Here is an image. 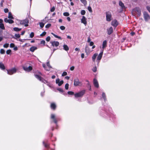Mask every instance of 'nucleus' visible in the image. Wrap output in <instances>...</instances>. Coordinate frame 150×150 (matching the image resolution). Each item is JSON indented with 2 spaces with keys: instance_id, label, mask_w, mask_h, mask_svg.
<instances>
[{
  "instance_id": "72a5a7b5",
  "label": "nucleus",
  "mask_w": 150,
  "mask_h": 150,
  "mask_svg": "<svg viewBox=\"0 0 150 150\" xmlns=\"http://www.w3.org/2000/svg\"><path fill=\"white\" fill-rule=\"evenodd\" d=\"M80 1L84 5H85L87 4V2L86 0H80Z\"/></svg>"
},
{
  "instance_id": "052dcab7",
  "label": "nucleus",
  "mask_w": 150,
  "mask_h": 150,
  "mask_svg": "<svg viewBox=\"0 0 150 150\" xmlns=\"http://www.w3.org/2000/svg\"><path fill=\"white\" fill-rule=\"evenodd\" d=\"M148 11L150 13V7L149 6H147L146 7Z\"/></svg>"
},
{
  "instance_id": "c9c22d12",
  "label": "nucleus",
  "mask_w": 150,
  "mask_h": 150,
  "mask_svg": "<svg viewBox=\"0 0 150 150\" xmlns=\"http://www.w3.org/2000/svg\"><path fill=\"white\" fill-rule=\"evenodd\" d=\"M9 45V44L8 43H6L4 45L3 47L4 48H7L8 47Z\"/></svg>"
},
{
  "instance_id": "bb28decb",
  "label": "nucleus",
  "mask_w": 150,
  "mask_h": 150,
  "mask_svg": "<svg viewBox=\"0 0 150 150\" xmlns=\"http://www.w3.org/2000/svg\"><path fill=\"white\" fill-rule=\"evenodd\" d=\"M51 34L52 35L54 36L55 38H58L60 40L62 39V38H61L59 36L56 35L55 34H54L53 33H52Z\"/></svg>"
},
{
  "instance_id": "2f4dec72",
  "label": "nucleus",
  "mask_w": 150,
  "mask_h": 150,
  "mask_svg": "<svg viewBox=\"0 0 150 150\" xmlns=\"http://www.w3.org/2000/svg\"><path fill=\"white\" fill-rule=\"evenodd\" d=\"M0 53L2 54H4L5 53V50L3 49H1L0 51Z\"/></svg>"
},
{
  "instance_id": "4c0bfd02",
  "label": "nucleus",
  "mask_w": 150,
  "mask_h": 150,
  "mask_svg": "<svg viewBox=\"0 0 150 150\" xmlns=\"http://www.w3.org/2000/svg\"><path fill=\"white\" fill-rule=\"evenodd\" d=\"M69 86V85L68 83H67L66 84L65 86V88L66 89L68 90V89Z\"/></svg>"
},
{
  "instance_id": "f704fd0d",
  "label": "nucleus",
  "mask_w": 150,
  "mask_h": 150,
  "mask_svg": "<svg viewBox=\"0 0 150 150\" xmlns=\"http://www.w3.org/2000/svg\"><path fill=\"white\" fill-rule=\"evenodd\" d=\"M39 24L40 25V26L41 28H42L44 26V23H43L42 22H40L39 23Z\"/></svg>"
},
{
  "instance_id": "5fc2aeb1",
  "label": "nucleus",
  "mask_w": 150,
  "mask_h": 150,
  "mask_svg": "<svg viewBox=\"0 0 150 150\" xmlns=\"http://www.w3.org/2000/svg\"><path fill=\"white\" fill-rule=\"evenodd\" d=\"M40 43L41 44H43L44 45L45 44V40H42L41 41V42H40Z\"/></svg>"
},
{
  "instance_id": "a878e982",
  "label": "nucleus",
  "mask_w": 150,
  "mask_h": 150,
  "mask_svg": "<svg viewBox=\"0 0 150 150\" xmlns=\"http://www.w3.org/2000/svg\"><path fill=\"white\" fill-rule=\"evenodd\" d=\"M13 30L14 31H19L21 30V28H19L17 27L14 28Z\"/></svg>"
},
{
  "instance_id": "4d7b16f0",
  "label": "nucleus",
  "mask_w": 150,
  "mask_h": 150,
  "mask_svg": "<svg viewBox=\"0 0 150 150\" xmlns=\"http://www.w3.org/2000/svg\"><path fill=\"white\" fill-rule=\"evenodd\" d=\"M15 45L13 43H11L10 44V47L11 48L13 47H14Z\"/></svg>"
},
{
  "instance_id": "6ab92c4d",
  "label": "nucleus",
  "mask_w": 150,
  "mask_h": 150,
  "mask_svg": "<svg viewBox=\"0 0 150 150\" xmlns=\"http://www.w3.org/2000/svg\"><path fill=\"white\" fill-rule=\"evenodd\" d=\"M103 52L102 51L101 53H100L99 54V55H98V56L97 57V60H100L101 59L102 57L103 54Z\"/></svg>"
},
{
  "instance_id": "f8f14e48",
  "label": "nucleus",
  "mask_w": 150,
  "mask_h": 150,
  "mask_svg": "<svg viewBox=\"0 0 150 150\" xmlns=\"http://www.w3.org/2000/svg\"><path fill=\"white\" fill-rule=\"evenodd\" d=\"M81 22L83 23L85 26H86L87 24L86 19L85 17L83 16H82V18L81 19Z\"/></svg>"
},
{
  "instance_id": "dca6fc26",
  "label": "nucleus",
  "mask_w": 150,
  "mask_h": 150,
  "mask_svg": "<svg viewBox=\"0 0 150 150\" xmlns=\"http://www.w3.org/2000/svg\"><path fill=\"white\" fill-rule=\"evenodd\" d=\"M50 107L52 109L54 110L56 108V105L54 103H52L50 105Z\"/></svg>"
},
{
  "instance_id": "cd10ccee",
  "label": "nucleus",
  "mask_w": 150,
  "mask_h": 150,
  "mask_svg": "<svg viewBox=\"0 0 150 150\" xmlns=\"http://www.w3.org/2000/svg\"><path fill=\"white\" fill-rule=\"evenodd\" d=\"M0 28L2 30H4L5 28L3 23L0 24Z\"/></svg>"
},
{
  "instance_id": "ddd939ff",
  "label": "nucleus",
  "mask_w": 150,
  "mask_h": 150,
  "mask_svg": "<svg viewBox=\"0 0 150 150\" xmlns=\"http://www.w3.org/2000/svg\"><path fill=\"white\" fill-rule=\"evenodd\" d=\"M4 21L6 23H14V21L11 19H8L7 18H5L4 19Z\"/></svg>"
},
{
  "instance_id": "ea45409f",
  "label": "nucleus",
  "mask_w": 150,
  "mask_h": 150,
  "mask_svg": "<svg viewBox=\"0 0 150 150\" xmlns=\"http://www.w3.org/2000/svg\"><path fill=\"white\" fill-rule=\"evenodd\" d=\"M47 66H48V69H49L50 68H51V66H50V63H49V62H47Z\"/></svg>"
},
{
  "instance_id": "774afa93",
  "label": "nucleus",
  "mask_w": 150,
  "mask_h": 150,
  "mask_svg": "<svg viewBox=\"0 0 150 150\" xmlns=\"http://www.w3.org/2000/svg\"><path fill=\"white\" fill-rule=\"evenodd\" d=\"M67 19L69 21H71V18L69 17H67Z\"/></svg>"
},
{
  "instance_id": "13d9d810",
  "label": "nucleus",
  "mask_w": 150,
  "mask_h": 150,
  "mask_svg": "<svg viewBox=\"0 0 150 150\" xmlns=\"http://www.w3.org/2000/svg\"><path fill=\"white\" fill-rule=\"evenodd\" d=\"M89 48L88 47H86L85 48V50L86 52H88L89 51L88 50Z\"/></svg>"
},
{
  "instance_id": "e2e57ef3",
  "label": "nucleus",
  "mask_w": 150,
  "mask_h": 150,
  "mask_svg": "<svg viewBox=\"0 0 150 150\" xmlns=\"http://www.w3.org/2000/svg\"><path fill=\"white\" fill-rule=\"evenodd\" d=\"M43 143L45 147H47V145L46 144L44 141L43 142Z\"/></svg>"
},
{
  "instance_id": "c756f323",
  "label": "nucleus",
  "mask_w": 150,
  "mask_h": 150,
  "mask_svg": "<svg viewBox=\"0 0 150 150\" xmlns=\"http://www.w3.org/2000/svg\"><path fill=\"white\" fill-rule=\"evenodd\" d=\"M15 38H14L15 39H16L17 38H20V35L19 34H15Z\"/></svg>"
},
{
  "instance_id": "8fccbe9b",
  "label": "nucleus",
  "mask_w": 150,
  "mask_h": 150,
  "mask_svg": "<svg viewBox=\"0 0 150 150\" xmlns=\"http://www.w3.org/2000/svg\"><path fill=\"white\" fill-rule=\"evenodd\" d=\"M46 33L45 32H44L40 34V36H43L46 34Z\"/></svg>"
},
{
  "instance_id": "393cba45",
  "label": "nucleus",
  "mask_w": 150,
  "mask_h": 150,
  "mask_svg": "<svg viewBox=\"0 0 150 150\" xmlns=\"http://www.w3.org/2000/svg\"><path fill=\"white\" fill-rule=\"evenodd\" d=\"M35 76L36 78L39 79L40 81H41V79L42 78L40 76L37 74H35Z\"/></svg>"
},
{
  "instance_id": "c85d7f7f",
  "label": "nucleus",
  "mask_w": 150,
  "mask_h": 150,
  "mask_svg": "<svg viewBox=\"0 0 150 150\" xmlns=\"http://www.w3.org/2000/svg\"><path fill=\"white\" fill-rule=\"evenodd\" d=\"M40 81L44 83H48V82L47 81L45 80L42 78L41 79V81Z\"/></svg>"
},
{
  "instance_id": "864d4df0",
  "label": "nucleus",
  "mask_w": 150,
  "mask_h": 150,
  "mask_svg": "<svg viewBox=\"0 0 150 150\" xmlns=\"http://www.w3.org/2000/svg\"><path fill=\"white\" fill-rule=\"evenodd\" d=\"M50 39V36H48L46 38V40L48 42L49 41Z\"/></svg>"
},
{
  "instance_id": "e433bc0d",
  "label": "nucleus",
  "mask_w": 150,
  "mask_h": 150,
  "mask_svg": "<svg viewBox=\"0 0 150 150\" xmlns=\"http://www.w3.org/2000/svg\"><path fill=\"white\" fill-rule=\"evenodd\" d=\"M63 15L65 16H69V13L66 12L63 13Z\"/></svg>"
},
{
  "instance_id": "f03ea898",
  "label": "nucleus",
  "mask_w": 150,
  "mask_h": 150,
  "mask_svg": "<svg viewBox=\"0 0 150 150\" xmlns=\"http://www.w3.org/2000/svg\"><path fill=\"white\" fill-rule=\"evenodd\" d=\"M82 85V83L81 82L79 81L78 79H76L74 80V85L75 86H81Z\"/></svg>"
},
{
  "instance_id": "9d476101",
  "label": "nucleus",
  "mask_w": 150,
  "mask_h": 150,
  "mask_svg": "<svg viewBox=\"0 0 150 150\" xmlns=\"http://www.w3.org/2000/svg\"><path fill=\"white\" fill-rule=\"evenodd\" d=\"M56 83L59 86H60L64 83V81L63 80L60 81L59 79L58 78L56 79Z\"/></svg>"
},
{
  "instance_id": "58836bf2",
  "label": "nucleus",
  "mask_w": 150,
  "mask_h": 150,
  "mask_svg": "<svg viewBox=\"0 0 150 150\" xmlns=\"http://www.w3.org/2000/svg\"><path fill=\"white\" fill-rule=\"evenodd\" d=\"M81 13L82 15H84L85 14L86 11L84 10H82L81 11Z\"/></svg>"
},
{
  "instance_id": "5701e85b",
  "label": "nucleus",
  "mask_w": 150,
  "mask_h": 150,
  "mask_svg": "<svg viewBox=\"0 0 150 150\" xmlns=\"http://www.w3.org/2000/svg\"><path fill=\"white\" fill-rule=\"evenodd\" d=\"M37 49V48L35 47H31L30 49V51L33 52L35 50Z\"/></svg>"
},
{
  "instance_id": "20e7f679",
  "label": "nucleus",
  "mask_w": 150,
  "mask_h": 150,
  "mask_svg": "<svg viewBox=\"0 0 150 150\" xmlns=\"http://www.w3.org/2000/svg\"><path fill=\"white\" fill-rule=\"evenodd\" d=\"M28 23L29 20L27 19L21 21H20V24L22 25H24L25 27H27L28 26Z\"/></svg>"
},
{
  "instance_id": "a19ab883",
  "label": "nucleus",
  "mask_w": 150,
  "mask_h": 150,
  "mask_svg": "<svg viewBox=\"0 0 150 150\" xmlns=\"http://www.w3.org/2000/svg\"><path fill=\"white\" fill-rule=\"evenodd\" d=\"M67 75V73L66 72V71H64L62 73V76H65L66 75Z\"/></svg>"
},
{
  "instance_id": "b1692460",
  "label": "nucleus",
  "mask_w": 150,
  "mask_h": 150,
  "mask_svg": "<svg viewBox=\"0 0 150 150\" xmlns=\"http://www.w3.org/2000/svg\"><path fill=\"white\" fill-rule=\"evenodd\" d=\"M97 55L98 54L96 53H95L93 54V56L92 57V60L94 62L95 61V59Z\"/></svg>"
},
{
  "instance_id": "f3484780",
  "label": "nucleus",
  "mask_w": 150,
  "mask_h": 150,
  "mask_svg": "<svg viewBox=\"0 0 150 150\" xmlns=\"http://www.w3.org/2000/svg\"><path fill=\"white\" fill-rule=\"evenodd\" d=\"M119 6H121V8L122 9H123L124 8H125V6H124V4L121 1H119Z\"/></svg>"
},
{
  "instance_id": "aec40b11",
  "label": "nucleus",
  "mask_w": 150,
  "mask_h": 150,
  "mask_svg": "<svg viewBox=\"0 0 150 150\" xmlns=\"http://www.w3.org/2000/svg\"><path fill=\"white\" fill-rule=\"evenodd\" d=\"M107 41L106 40H104L103 41L102 44V48L104 49L107 46Z\"/></svg>"
},
{
  "instance_id": "0e129e2a",
  "label": "nucleus",
  "mask_w": 150,
  "mask_h": 150,
  "mask_svg": "<svg viewBox=\"0 0 150 150\" xmlns=\"http://www.w3.org/2000/svg\"><path fill=\"white\" fill-rule=\"evenodd\" d=\"M94 44L93 42H90V46H92Z\"/></svg>"
},
{
  "instance_id": "4468645a",
  "label": "nucleus",
  "mask_w": 150,
  "mask_h": 150,
  "mask_svg": "<svg viewBox=\"0 0 150 150\" xmlns=\"http://www.w3.org/2000/svg\"><path fill=\"white\" fill-rule=\"evenodd\" d=\"M93 84L94 86L97 87L98 88L99 87V85L97 80L95 79H93Z\"/></svg>"
},
{
  "instance_id": "7c9ffc66",
  "label": "nucleus",
  "mask_w": 150,
  "mask_h": 150,
  "mask_svg": "<svg viewBox=\"0 0 150 150\" xmlns=\"http://www.w3.org/2000/svg\"><path fill=\"white\" fill-rule=\"evenodd\" d=\"M8 18H11V19H13V17L12 16L11 13V12H9L8 13Z\"/></svg>"
},
{
  "instance_id": "9b49d317",
  "label": "nucleus",
  "mask_w": 150,
  "mask_h": 150,
  "mask_svg": "<svg viewBox=\"0 0 150 150\" xmlns=\"http://www.w3.org/2000/svg\"><path fill=\"white\" fill-rule=\"evenodd\" d=\"M23 68L24 70L28 72L30 71L32 69V67L30 66L28 67H23Z\"/></svg>"
},
{
  "instance_id": "79ce46f5",
  "label": "nucleus",
  "mask_w": 150,
  "mask_h": 150,
  "mask_svg": "<svg viewBox=\"0 0 150 150\" xmlns=\"http://www.w3.org/2000/svg\"><path fill=\"white\" fill-rule=\"evenodd\" d=\"M34 36V33L33 32H32L30 33V37L31 38H33Z\"/></svg>"
},
{
  "instance_id": "0eeeda50",
  "label": "nucleus",
  "mask_w": 150,
  "mask_h": 150,
  "mask_svg": "<svg viewBox=\"0 0 150 150\" xmlns=\"http://www.w3.org/2000/svg\"><path fill=\"white\" fill-rule=\"evenodd\" d=\"M133 12H134L136 14L139 16H140L141 14L140 9L139 8H135L133 10Z\"/></svg>"
},
{
  "instance_id": "3c124183",
  "label": "nucleus",
  "mask_w": 150,
  "mask_h": 150,
  "mask_svg": "<svg viewBox=\"0 0 150 150\" xmlns=\"http://www.w3.org/2000/svg\"><path fill=\"white\" fill-rule=\"evenodd\" d=\"M51 26V24H47V25L46 26H45V27L46 28H49Z\"/></svg>"
},
{
  "instance_id": "de8ad7c7",
  "label": "nucleus",
  "mask_w": 150,
  "mask_h": 150,
  "mask_svg": "<svg viewBox=\"0 0 150 150\" xmlns=\"http://www.w3.org/2000/svg\"><path fill=\"white\" fill-rule=\"evenodd\" d=\"M60 29L61 30H64L65 29V27L64 26H61L60 27Z\"/></svg>"
},
{
  "instance_id": "473e14b6",
  "label": "nucleus",
  "mask_w": 150,
  "mask_h": 150,
  "mask_svg": "<svg viewBox=\"0 0 150 150\" xmlns=\"http://www.w3.org/2000/svg\"><path fill=\"white\" fill-rule=\"evenodd\" d=\"M42 66L43 67V68L47 71L49 70V69H48V68L46 67V65L45 64H42Z\"/></svg>"
},
{
  "instance_id": "69168bd1",
  "label": "nucleus",
  "mask_w": 150,
  "mask_h": 150,
  "mask_svg": "<svg viewBox=\"0 0 150 150\" xmlns=\"http://www.w3.org/2000/svg\"><path fill=\"white\" fill-rule=\"evenodd\" d=\"M91 39L90 37H88L87 42H91Z\"/></svg>"
},
{
  "instance_id": "bf43d9fd",
  "label": "nucleus",
  "mask_w": 150,
  "mask_h": 150,
  "mask_svg": "<svg viewBox=\"0 0 150 150\" xmlns=\"http://www.w3.org/2000/svg\"><path fill=\"white\" fill-rule=\"evenodd\" d=\"M4 11L5 13H7L8 12V8H5L4 9Z\"/></svg>"
},
{
  "instance_id": "f257e3e1",
  "label": "nucleus",
  "mask_w": 150,
  "mask_h": 150,
  "mask_svg": "<svg viewBox=\"0 0 150 150\" xmlns=\"http://www.w3.org/2000/svg\"><path fill=\"white\" fill-rule=\"evenodd\" d=\"M85 92V90H83L80 92L74 94V96L76 98H78L82 97Z\"/></svg>"
},
{
  "instance_id": "1a4fd4ad",
  "label": "nucleus",
  "mask_w": 150,
  "mask_h": 150,
  "mask_svg": "<svg viewBox=\"0 0 150 150\" xmlns=\"http://www.w3.org/2000/svg\"><path fill=\"white\" fill-rule=\"evenodd\" d=\"M50 43L53 46L57 47L59 45V43L58 41H51Z\"/></svg>"
},
{
  "instance_id": "37998d69",
  "label": "nucleus",
  "mask_w": 150,
  "mask_h": 150,
  "mask_svg": "<svg viewBox=\"0 0 150 150\" xmlns=\"http://www.w3.org/2000/svg\"><path fill=\"white\" fill-rule=\"evenodd\" d=\"M11 50H7L6 51V53L7 54H9L11 52Z\"/></svg>"
},
{
  "instance_id": "49530a36",
  "label": "nucleus",
  "mask_w": 150,
  "mask_h": 150,
  "mask_svg": "<svg viewBox=\"0 0 150 150\" xmlns=\"http://www.w3.org/2000/svg\"><path fill=\"white\" fill-rule=\"evenodd\" d=\"M74 92L71 91H69L68 92V94L69 95H74Z\"/></svg>"
},
{
  "instance_id": "423d86ee",
  "label": "nucleus",
  "mask_w": 150,
  "mask_h": 150,
  "mask_svg": "<svg viewBox=\"0 0 150 150\" xmlns=\"http://www.w3.org/2000/svg\"><path fill=\"white\" fill-rule=\"evenodd\" d=\"M143 14L144 19L146 21H148L150 19V17L147 12L144 11Z\"/></svg>"
},
{
  "instance_id": "603ef678",
  "label": "nucleus",
  "mask_w": 150,
  "mask_h": 150,
  "mask_svg": "<svg viewBox=\"0 0 150 150\" xmlns=\"http://www.w3.org/2000/svg\"><path fill=\"white\" fill-rule=\"evenodd\" d=\"M55 8L54 6H53L51 9L50 11L52 12H53L55 10Z\"/></svg>"
},
{
  "instance_id": "09e8293b",
  "label": "nucleus",
  "mask_w": 150,
  "mask_h": 150,
  "mask_svg": "<svg viewBox=\"0 0 150 150\" xmlns=\"http://www.w3.org/2000/svg\"><path fill=\"white\" fill-rule=\"evenodd\" d=\"M88 9L89 11L90 12H92V10L91 7L89 6L88 7Z\"/></svg>"
},
{
  "instance_id": "680f3d73",
  "label": "nucleus",
  "mask_w": 150,
  "mask_h": 150,
  "mask_svg": "<svg viewBox=\"0 0 150 150\" xmlns=\"http://www.w3.org/2000/svg\"><path fill=\"white\" fill-rule=\"evenodd\" d=\"M74 66H72L70 68V69L71 71H73L74 69Z\"/></svg>"
},
{
  "instance_id": "c03bdc74",
  "label": "nucleus",
  "mask_w": 150,
  "mask_h": 150,
  "mask_svg": "<svg viewBox=\"0 0 150 150\" xmlns=\"http://www.w3.org/2000/svg\"><path fill=\"white\" fill-rule=\"evenodd\" d=\"M93 71L94 72H95L97 71V68L96 67H94L92 69Z\"/></svg>"
},
{
  "instance_id": "2eb2a0df",
  "label": "nucleus",
  "mask_w": 150,
  "mask_h": 150,
  "mask_svg": "<svg viewBox=\"0 0 150 150\" xmlns=\"http://www.w3.org/2000/svg\"><path fill=\"white\" fill-rule=\"evenodd\" d=\"M108 34L110 35L113 32V28L112 27H110V28L107 29Z\"/></svg>"
},
{
  "instance_id": "412c9836",
  "label": "nucleus",
  "mask_w": 150,
  "mask_h": 150,
  "mask_svg": "<svg viewBox=\"0 0 150 150\" xmlns=\"http://www.w3.org/2000/svg\"><path fill=\"white\" fill-rule=\"evenodd\" d=\"M0 68L3 70H4L5 69L4 65L2 62H0Z\"/></svg>"
},
{
  "instance_id": "6e6d98bb",
  "label": "nucleus",
  "mask_w": 150,
  "mask_h": 150,
  "mask_svg": "<svg viewBox=\"0 0 150 150\" xmlns=\"http://www.w3.org/2000/svg\"><path fill=\"white\" fill-rule=\"evenodd\" d=\"M57 90L59 91L60 92H63V89L61 88H59L57 89Z\"/></svg>"
},
{
  "instance_id": "a211bd4d",
  "label": "nucleus",
  "mask_w": 150,
  "mask_h": 150,
  "mask_svg": "<svg viewBox=\"0 0 150 150\" xmlns=\"http://www.w3.org/2000/svg\"><path fill=\"white\" fill-rule=\"evenodd\" d=\"M51 118L53 120V121L55 123H57V121L55 118V116L54 115L52 114L51 115Z\"/></svg>"
},
{
  "instance_id": "338daca9",
  "label": "nucleus",
  "mask_w": 150,
  "mask_h": 150,
  "mask_svg": "<svg viewBox=\"0 0 150 150\" xmlns=\"http://www.w3.org/2000/svg\"><path fill=\"white\" fill-rule=\"evenodd\" d=\"M84 54L83 53H82L81 54V57L82 58H84Z\"/></svg>"
},
{
  "instance_id": "4be33fe9",
  "label": "nucleus",
  "mask_w": 150,
  "mask_h": 150,
  "mask_svg": "<svg viewBox=\"0 0 150 150\" xmlns=\"http://www.w3.org/2000/svg\"><path fill=\"white\" fill-rule=\"evenodd\" d=\"M64 49L67 51L69 50V48L67 45H64L63 46Z\"/></svg>"
},
{
  "instance_id": "6e6552de",
  "label": "nucleus",
  "mask_w": 150,
  "mask_h": 150,
  "mask_svg": "<svg viewBox=\"0 0 150 150\" xmlns=\"http://www.w3.org/2000/svg\"><path fill=\"white\" fill-rule=\"evenodd\" d=\"M111 25L113 26L116 27L118 25V23L116 20L114 19L112 21Z\"/></svg>"
},
{
  "instance_id": "7ed1b4c3",
  "label": "nucleus",
  "mask_w": 150,
  "mask_h": 150,
  "mask_svg": "<svg viewBox=\"0 0 150 150\" xmlns=\"http://www.w3.org/2000/svg\"><path fill=\"white\" fill-rule=\"evenodd\" d=\"M106 20L110 22L111 20L112 15L110 12H107L106 13Z\"/></svg>"
},
{
  "instance_id": "39448f33",
  "label": "nucleus",
  "mask_w": 150,
  "mask_h": 150,
  "mask_svg": "<svg viewBox=\"0 0 150 150\" xmlns=\"http://www.w3.org/2000/svg\"><path fill=\"white\" fill-rule=\"evenodd\" d=\"M17 71V69L15 68H13L11 69L7 70V73L9 75H12L13 74L15 73Z\"/></svg>"
},
{
  "instance_id": "a18cd8bd",
  "label": "nucleus",
  "mask_w": 150,
  "mask_h": 150,
  "mask_svg": "<svg viewBox=\"0 0 150 150\" xmlns=\"http://www.w3.org/2000/svg\"><path fill=\"white\" fill-rule=\"evenodd\" d=\"M103 98L104 100H105L106 98L105 95V93H103L102 94Z\"/></svg>"
}]
</instances>
